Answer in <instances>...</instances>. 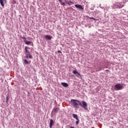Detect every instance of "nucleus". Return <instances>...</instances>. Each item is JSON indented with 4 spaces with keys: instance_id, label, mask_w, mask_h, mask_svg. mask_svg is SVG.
I'll return each mask as SVG.
<instances>
[{
    "instance_id": "obj_1",
    "label": "nucleus",
    "mask_w": 128,
    "mask_h": 128,
    "mask_svg": "<svg viewBox=\"0 0 128 128\" xmlns=\"http://www.w3.org/2000/svg\"><path fill=\"white\" fill-rule=\"evenodd\" d=\"M71 104L74 108H77L78 110V108H80V106H82V102L76 99L71 100Z\"/></svg>"
},
{
    "instance_id": "obj_2",
    "label": "nucleus",
    "mask_w": 128,
    "mask_h": 128,
    "mask_svg": "<svg viewBox=\"0 0 128 128\" xmlns=\"http://www.w3.org/2000/svg\"><path fill=\"white\" fill-rule=\"evenodd\" d=\"M123 6H124L122 5L120 3L118 2H116L115 4H114L112 6V8H114V10H116V8H122Z\"/></svg>"
},
{
    "instance_id": "obj_3",
    "label": "nucleus",
    "mask_w": 128,
    "mask_h": 128,
    "mask_svg": "<svg viewBox=\"0 0 128 128\" xmlns=\"http://www.w3.org/2000/svg\"><path fill=\"white\" fill-rule=\"evenodd\" d=\"M72 116L74 118H75L77 120L76 122V124H78L80 122V120H78V114H72Z\"/></svg>"
},
{
    "instance_id": "obj_4",
    "label": "nucleus",
    "mask_w": 128,
    "mask_h": 128,
    "mask_svg": "<svg viewBox=\"0 0 128 128\" xmlns=\"http://www.w3.org/2000/svg\"><path fill=\"white\" fill-rule=\"evenodd\" d=\"M115 88H116V90H120L122 89V86L120 84H116L114 86Z\"/></svg>"
},
{
    "instance_id": "obj_5",
    "label": "nucleus",
    "mask_w": 128,
    "mask_h": 128,
    "mask_svg": "<svg viewBox=\"0 0 128 128\" xmlns=\"http://www.w3.org/2000/svg\"><path fill=\"white\" fill-rule=\"evenodd\" d=\"M74 74H75L76 76L78 78H80L82 76H80V73L78 72V70H74L72 72Z\"/></svg>"
},
{
    "instance_id": "obj_6",
    "label": "nucleus",
    "mask_w": 128,
    "mask_h": 128,
    "mask_svg": "<svg viewBox=\"0 0 128 128\" xmlns=\"http://www.w3.org/2000/svg\"><path fill=\"white\" fill-rule=\"evenodd\" d=\"M82 108H84V110H86V107L88 106V104L84 101H82V105H80Z\"/></svg>"
},
{
    "instance_id": "obj_7",
    "label": "nucleus",
    "mask_w": 128,
    "mask_h": 128,
    "mask_svg": "<svg viewBox=\"0 0 128 128\" xmlns=\"http://www.w3.org/2000/svg\"><path fill=\"white\" fill-rule=\"evenodd\" d=\"M43 38L46 40H52V36H50V35H46L43 36Z\"/></svg>"
},
{
    "instance_id": "obj_8",
    "label": "nucleus",
    "mask_w": 128,
    "mask_h": 128,
    "mask_svg": "<svg viewBox=\"0 0 128 128\" xmlns=\"http://www.w3.org/2000/svg\"><path fill=\"white\" fill-rule=\"evenodd\" d=\"M74 6L76 8H78L79 10H84V7L81 4H75Z\"/></svg>"
},
{
    "instance_id": "obj_9",
    "label": "nucleus",
    "mask_w": 128,
    "mask_h": 128,
    "mask_svg": "<svg viewBox=\"0 0 128 128\" xmlns=\"http://www.w3.org/2000/svg\"><path fill=\"white\" fill-rule=\"evenodd\" d=\"M58 112H60V108L58 107H57L56 108H53L52 112H54L55 114H56Z\"/></svg>"
},
{
    "instance_id": "obj_10",
    "label": "nucleus",
    "mask_w": 128,
    "mask_h": 128,
    "mask_svg": "<svg viewBox=\"0 0 128 128\" xmlns=\"http://www.w3.org/2000/svg\"><path fill=\"white\" fill-rule=\"evenodd\" d=\"M53 126H54V120L51 119L50 120V128H52Z\"/></svg>"
},
{
    "instance_id": "obj_11",
    "label": "nucleus",
    "mask_w": 128,
    "mask_h": 128,
    "mask_svg": "<svg viewBox=\"0 0 128 128\" xmlns=\"http://www.w3.org/2000/svg\"><path fill=\"white\" fill-rule=\"evenodd\" d=\"M61 84L64 88H68V84L66 82H62Z\"/></svg>"
},
{
    "instance_id": "obj_12",
    "label": "nucleus",
    "mask_w": 128,
    "mask_h": 128,
    "mask_svg": "<svg viewBox=\"0 0 128 128\" xmlns=\"http://www.w3.org/2000/svg\"><path fill=\"white\" fill-rule=\"evenodd\" d=\"M28 48H28V46L25 47V52L26 54H30V50H28Z\"/></svg>"
},
{
    "instance_id": "obj_13",
    "label": "nucleus",
    "mask_w": 128,
    "mask_h": 128,
    "mask_svg": "<svg viewBox=\"0 0 128 128\" xmlns=\"http://www.w3.org/2000/svg\"><path fill=\"white\" fill-rule=\"evenodd\" d=\"M4 0H0V4L2 8H4Z\"/></svg>"
},
{
    "instance_id": "obj_14",
    "label": "nucleus",
    "mask_w": 128,
    "mask_h": 128,
    "mask_svg": "<svg viewBox=\"0 0 128 128\" xmlns=\"http://www.w3.org/2000/svg\"><path fill=\"white\" fill-rule=\"evenodd\" d=\"M65 2L67 4H68V6H70L72 4V1H68V0H65Z\"/></svg>"
},
{
    "instance_id": "obj_15",
    "label": "nucleus",
    "mask_w": 128,
    "mask_h": 128,
    "mask_svg": "<svg viewBox=\"0 0 128 128\" xmlns=\"http://www.w3.org/2000/svg\"><path fill=\"white\" fill-rule=\"evenodd\" d=\"M24 42H25L26 44L30 45L32 44V42L28 41V40H24Z\"/></svg>"
},
{
    "instance_id": "obj_16",
    "label": "nucleus",
    "mask_w": 128,
    "mask_h": 128,
    "mask_svg": "<svg viewBox=\"0 0 128 128\" xmlns=\"http://www.w3.org/2000/svg\"><path fill=\"white\" fill-rule=\"evenodd\" d=\"M24 64H28V62L26 60H24Z\"/></svg>"
},
{
    "instance_id": "obj_17",
    "label": "nucleus",
    "mask_w": 128,
    "mask_h": 128,
    "mask_svg": "<svg viewBox=\"0 0 128 128\" xmlns=\"http://www.w3.org/2000/svg\"><path fill=\"white\" fill-rule=\"evenodd\" d=\"M6 103H8V96L6 97Z\"/></svg>"
},
{
    "instance_id": "obj_18",
    "label": "nucleus",
    "mask_w": 128,
    "mask_h": 128,
    "mask_svg": "<svg viewBox=\"0 0 128 128\" xmlns=\"http://www.w3.org/2000/svg\"><path fill=\"white\" fill-rule=\"evenodd\" d=\"M29 56V58L32 59V56L30 55V53L28 54Z\"/></svg>"
},
{
    "instance_id": "obj_19",
    "label": "nucleus",
    "mask_w": 128,
    "mask_h": 128,
    "mask_svg": "<svg viewBox=\"0 0 128 128\" xmlns=\"http://www.w3.org/2000/svg\"><path fill=\"white\" fill-rule=\"evenodd\" d=\"M98 68L100 70H102V66H98Z\"/></svg>"
},
{
    "instance_id": "obj_20",
    "label": "nucleus",
    "mask_w": 128,
    "mask_h": 128,
    "mask_svg": "<svg viewBox=\"0 0 128 128\" xmlns=\"http://www.w3.org/2000/svg\"><path fill=\"white\" fill-rule=\"evenodd\" d=\"M26 58H29V55L28 54H26Z\"/></svg>"
},
{
    "instance_id": "obj_21",
    "label": "nucleus",
    "mask_w": 128,
    "mask_h": 128,
    "mask_svg": "<svg viewBox=\"0 0 128 128\" xmlns=\"http://www.w3.org/2000/svg\"><path fill=\"white\" fill-rule=\"evenodd\" d=\"M60 4H62V6H66V3H64V2H62V3H60Z\"/></svg>"
},
{
    "instance_id": "obj_22",
    "label": "nucleus",
    "mask_w": 128,
    "mask_h": 128,
    "mask_svg": "<svg viewBox=\"0 0 128 128\" xmlns=\"http://www.w3.org/2000/svg\"><path fill=\"white\" fill-rule=\"evenodd\" d=\"M22 38H23V40H26V38L24 37V36H23Z\"/></svg>"
},
{
    "instance_id": "obj_23",
    "label": "nucleus",
    "mask_w": 128,
    "mask_h": 128,
    "mask_svg": "<svg viewBox=\"0 0 128 128\" xmlns=\"http://www.w3.org/2000/svg\"><path fill=\"white\" fill-rule=\"evenodd\" d=\"M90 20H96L94 19V18H90Z\"/></svg>"
},
{
    "instance_id": "obj_24",
    "label": "nucleus",
    "mask_w": 128,
    "mask_h": 128,
    "mask_svg": "<svg viewBox=\"0 0 128 128\" xmlns=\"http://www.w3.org/2000/svg\"><path fill=\"white\" fill-rule=\"evenodd\" d=\"M58 54H62V52L60 50L58 51Z\"/></svg>"
},
{
    "instance_id": "obj_25",
    "label": "nucleus",
    "mask_w": 128,
    "mask_h": 128,
    "mask_svg": "<svg viewBox=\"0 0 128 128\" xmlns=\"http://www.w3.org/2000/svg\"><path fill=\"white\" fill-rule=\"evenodd\" d=\"M58 1L60 2L61 4L62 2V0H58Z\"/></svg>"
},
{
    "instance_id": "obj_26",
    "label": "nucleus",
    "mask_w": 128,
    "mask_h": 128,
    "mask_svg": "<svg viewBox=\"0 0 128 128\" xmlns=\"http://www.w3.org/2000/svg\"><path fill=\"white\" fill-rule=\"evenodd\" d=\"M69 128H74V127L70 126Z\"/></svg>"
},
{
    "instance_id": "obj_27",
    "label": "nucleus",
    "mask_w": 128,
    "mask_h": 128,
    "mask_svg": "<svg viewBox=\"0 0 128 128\" xmlns=\"http://www.w3.org/2000/svg\"><path fill=\"white\" fill-rule=\"evenodd\" d=\"M106 72H110V70H106Z\"/></svg>"
}]
</instances>
